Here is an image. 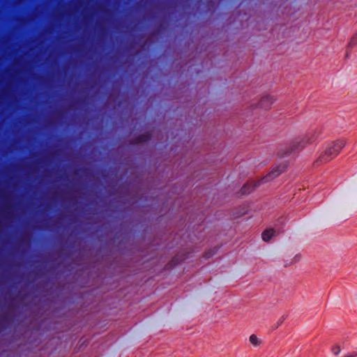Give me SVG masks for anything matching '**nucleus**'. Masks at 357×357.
Returning <instances> with one entry per match:
<instances>
[{"mask_svg": "<svg viewBox=\"0 0 357 357\" xmlns=\"http://www.w3.org/2000/svg\"><path fill=\"white\" fill-rule=\"evenodd\" d=\"M345 146V142L342 139H337L331 142L326 146L324 151L320 154L317 160L313 162L314 167L326 164L335 158Z\"/></svg>", "mask_w": 357, "mask_h": 357, "instance_id": "1", "label": "nucleus"}, {"mask_svg": "<svg viewBox=\"0 0 357 357\" xmlns=\"http://www.w3.org/2000/svg\"><path fill=\"white\" fill-rule=\"evenodd\" d=\"M285 167L283 165L278 166L274 167L266 176L252 180L246 183L241 188L242 194H247L252 192L255 188L259 186L262 182L268 181L277 176H278L282 172H284Z\"/></svg>", "mask_w": 357, "mask_h": 357, "instance_id": "2", "label": "nucleus"}, {"mask_svg": "<svg viewBox=\"0 0 357 357\" xmlns=\"http://www.w3.org/2000/svg\"><path fill=\"white\" fill-rule=\"evenodd\" d=\"M322 130L317 128L306 134L303 138L294 140L290 146V151H301L310 144L314 143L321 135Z\"/></svg>", "mask_w": 357, "mask_h": 357, "instance_id": "3", "label": "nucleus"}, {"mask_svg": "<svg viewBox=\"0 0 357 357\" xmlns=\"http://www.w3.org/2000/svg\"><path fill=\"white\" fill-rule=\"evenodd\" d=\"M275 234V230L274 229H266L261 234V239L265 242H268Z\"/></svg>", "mask_w": 357, "mask_h": 357, "instance_id": "4", "label": "nucleus"}, {"mask_svg": "<svg viewBox=\"0 0 357 357\" xmlns=\"http://www.w3.org/2000/svg\"><path fill=\"white\" fill-rule=\"evenodd\" d=\"M342 351V347L338 343L333 344L331 348V354L335 356H338L339 355H340Z\"/></svg>", "mask_w": 357, "mask_h": 357, "instance_id": "5", "label": "nucleus"}, {"mask_svg": "<svg viewBox=\"0 0 357 357\" xmlns=\"http://www.w3.org/2000/svg\"><path fill=\"white\" fill-rule=\"evenodd\" d=\"M249 341L254 347H259L261 344V340L255 334L249 337Z\"/></svg>", "mask_w": 357, "mask_h": 357, "instance_id": "6", "label": "nucleus"}, {"mask_svg": "<svg viewBox=\"0 0 357 357\" xmlns=\"http://www.w3.org/2000/svg\"><path fill=\"white\" fill-rule=\"evenodd\" d=\"M357 44V32L354 35V36L351 38L349 46L352 47Z\"/></svg>", "mask_w": 357, "mask_h": 357, "instance_id": "7", "label": "nucleus"}, {"mask_svg": "<svg viewBox=\"0 0 357 357\" xmlns=\"http://www.w3.org/2000/svg\"><path fill=\"white\" fill-rule=\"evenodd\" d=\"M265 101H268V102H270V103H272V98L270 96H268L263 97L261 100V105H264V102Z\"/></svg>", "mask_w": 357, "mask_h": 357, "instance_id": "8", "label": "nucleus"}, {"mask_svg": "<svg viewBox=\"0 0 357 357\" xmlns=\"http://www.w3.org/2000/svg\"><path fill=\"white\" fill-rule=\"evenodd\" d=\"M343 357H357V351L349 353L344 356Z\"/></svg>", "mask_w": 357, "mask_h": 357, "instance_id": "9", "label": "nucleus"}, {"mask_svg": "<svg viewBox=\"0 0 357 357\" xmlns=\"http://www.w3.org/2000/svg\"><path fill=\"white\" fill-rule=\"evenodd\" d=\"M301 259V255L300 254H297L296 255V256L294 257V261L293 262H297L298 261H300Z\"/></svg>", "mask_w": 357, "mask_h": 357, "instance_id": "10", "label": "nucleus"}, {"mask_svg": "<svg viewBox=\"0 0 357 357\" xmlns=\"http://www.w3.org/2000/svg\"><path fill=\"white\" fill-rule=\"evenodd\" d=\"M211 255H212L211 254H210V255H208V253H206V254H205L206 258H208V257H210Z\"/></svg>", "mask_w": 357, "mask_h": 357, "instance_id": "11", "label": "nucleus"}]
</instances>
